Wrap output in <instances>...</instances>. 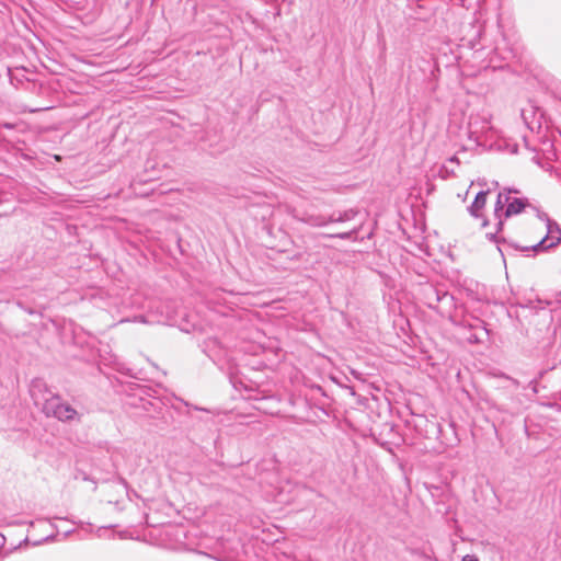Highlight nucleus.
Segmentation results:
<instances>
[{"label":"nucleus","mask_w":561,"mask_h":561,"mask_svg":"<svg viewBox=\"0 0 561 561\" xmlns=\"http://www.w3.org/2000/svg\"><path fill=\"white\" fill-rule=\"evenodd\" d=\"M505 218L512 219V227L530 248L543 249L554 245L547 242L548 225L546 219L526 198L506 197Z\"/></svg>","instance_id":"1"},{"label":"nucleus","mask_w":561,"mask_h":561,"mask_svg":"<svg viewBox=\"0 0 561 561\" xmlns=\"http://www.w3.org/2000/svg\"><path fill=\"white\" fill-rule=\"evenodd\" d=\"M44 409L47 414H51L60 421L73 420L77 415V411L69 404L61 402L59 398L47 400Z\"/></svg>","instance_id":"3"},{"label":"nucleus","mask_w":561,"mask_h":561,"mask_svg":"<svg viewBox=\"0 0 561 561\" xmlns=\"http://www.w3.org/2000/svg\"><path fill=\"white\" fill-rule=\"evenodd\" d=\"M462 561H479L476 556L467 554L462 558Z\"/></svg>","instance_id":"4"},{"label":"nucleus","mask_w":561,"mask_h":561,"mask_svg":"<svg viewBox=\"0 0 561 561\" xmlns=\"http://www.w3.org/2000/svg\"><path fill=\"white\" fill-rule=\"evenodd\" d=\"M486 192L478 193V195L474 198V202L470 207V214L473 217L481 219L480 226L486 229V236L494 237L497 232L502 230V227L504 225L503 220L499 215V213L503 210L504 203L502 202V194H499L497 201L495 203L493 218H485L483 209L486 204Z\"/></svg>","instance_id":"2"}]
</instances>
